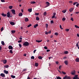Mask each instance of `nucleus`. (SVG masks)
Instances as JSON below:
<instances>
[{
	"label": "nucleus",
	"instance_id": "nucleus-1",
	"mask_svg": "<svg viewBox=\"0 0 79 79\" xmlns=\"http://www.w3.org/2000/svg\"><path fill=\"white\" fill-rule=\"evenodd\" d=\"M29 45V42L27 41H26L23 44V45H24V46H28Z\"/></svg>",
	"mask_w": 79,
	"mask_h": 79
},
{
	"label": "nucleus",
	"instance_id": "nucleus-2",
	"mask_svg": "<svg viewBox=\"0 0 79 79\" xmlns=\"http://www.w3.org/2000/svg\"><path fill=\"white\" fill-rule=\"evenodd\" d=\"M75 73H76V71L74 70L71 73V74L72 75H75Z\"/></svg>",
	"mask_w": 79,
	"mask_h": 79
},
{
	"label": "nucleus",
	"instance_id": "nucleus-3",
	"mask_svg": "<svg viewBox=\"0 0 79 79\" xmlns=\"http://www.w3.org/2000/svg\"><path fill=\"white\" fill-rule=\"evenodd\" d=\"M11 11L12 12V13L13 14H14V15H15L16 14V13H15V10L14 9H12L11 10Z\"/></svg>",
	"mask_w": 79,
	"mask_h": 79
},
{
	"label": "nucleus",
	"instance_id": "nucleus-4",
	"mask_svg": "<svg viewBox=\"0 0 79 79\" xmlns=\"http://www.w3.org/2000/svg\"><path fill=\"white\" fill-rule=\"evenodd\" d=\"M7 17H8V18H10V12H7Z\"/></svg>",
	"mask_w": 79,
	"mask_h": 79
},
{
	"label": "nucleus",
	"instance_id": "nucleus-5",
	"mask_svg": "<svg viewBox=\"0 0 79 79\" xmlns=\"http://www.w3.org/2000/svg\"><path fill=\"white\" fill-rule=\"evenodd\" d=\"M8 48H9V50H13V47H12V46H11V45H9L8 47Z\"/></svg>",
	"mask_w": 79,
	"mask_h": 79
},
{
	"label": "nucleus",
	"instance_id": "nucleus-6",
	"mask_svg": "<svg viewBox=\"0 0 79 79\" xmlns=\"http://www.w3.org/2000/svg\"><path fill=\"white\" fill-rule=\"evenodd\" d=\"M78 75H75V77H73V79H78Z\"/></svg>",
	"mask_w": 79,
	"mask_h": 79
},
{
	"label": "nucleus",
	"instance_id": "nucleus-7",
	"mask_svg": "<svg viewBox=\"0 0 79 79\" xmlns=\"http://www.w3.org/2000/svg\"><path fill=\"white\" fill-rule=\"evenodd\" d=\"M46 3L47 5L46 6V7H48V6L50 5V3L48 2H46Z\"/></svg>",
	"mask_w": 79,
	"mask_h": 79
},
{
	"label": "nucleus",
	"instance_id": "nucleus-8",
	"mask_svg": "<svg viewBox=\"0 0 79 79\" xmlns=\"http://www.w3.org/2000/svg\"><path fill=\"white\" fill-rule=\"evenodd\" d=\"M64 63L66 65L68 64V61L67 60H65L64 61Z\"/></svg>",
	"mask_w": 79,
	"mask_h": 79
},
{
	"label": "nucleus",
	"instance_id": "nucleus-9",
	"mask_svg": "<svg viewBox=\"0 0 79 79\" xmlns=\"http://www.w3.org/2000/svg\"><path fill=\"white\" fill-rule=\"evenodd\" d=\"M56 15V13H54V14H53V15L52 16V19H53V18H55V15Z\"/></svg>",
	"mask_w": 79,
	"mask_h": 79
},
{
	"label": "nucleus",
	"instance_id": "nucleus-10",
	"mask_svg": "<svg viewBox=\"0 0 79 79\" xmlns=\"http://www.w3.org/2000/svg\"><path fill=\"white\" fill-rule=\"evenodd\" d=\"M1 76H2V77H5V74H3V73H2L0 74Z\"/></svg>",
	"mask_w": 79,
	"mask_h": 79
},
{
	"label": "nucleus",
	"instance_id": "nucleus-11",
	"mask_svg": "<svg viewBox=\"0 0 79 79\" xmlns=\"http://www.w3.org/2000/svg\"><path fill=\"white\" fill-rule=\"evenodd\" d=\"M25 22H28V21H29V19L27 18H26L25 19Z\"/></svg>",
	"mask_w": 79,
	"mask_h": 79
},
{
	"label": "nucleus",
	"instance_id": "nucleus-12",
	"mask_svg": "<svg viewBox=\"0 0 79 79\" xmlns=\"http://www.w3.org/2000/svg\"><path fill=\"white\" fill-rule=\"evenodd\" d=\"M1 15H2V16H4V17L6 16V14H5L3 13H2V14H1Z\"/></svg>",
	"mask_w": 79,
	"mask_h": 79
},
{
	"label": "nucleus",
	"instance_id": "nucleus-13",
	"mask_svg": "<svg viewBox=\"0 0 79 79\" xmlns=\"http://www.w3.org/2000/svg\"><path fill=\"white\" fill-rule=\"evenodd\" d=\"M10 24H11L12 26H13V25H15V23H14L13 22H11L10 23Z\"/></svg>",
	"mask_w": 79,
	"mask_h": 79
},
{
	"label": "nucleus",
	"instance_id": "nucleus-14",
	"mask_svg": "<svg viewBox=\"0 0 79 79\" xmlns=\"http://www.w3.org/2000/svg\"><path fill=\"white\" fill-rule=\"evenodd\" d=\"M3 62L4 64H6V62H7V61L6 60H3Z\"/></svg>",
	"mask_w": 79,
	"mask_h": 79
},
{
	"label": "nucleus",
	"instance_id": "nucleus-15",
	"mask_svg": "<svg viewBox=\"0 0 79 79\" xmlns=\"http://www.w3.org/2000/svg\"><path fill=\"white\" fill-rule=\"evenodd\" d=\"M4 73H5V74H7L8 73V71H6V70H4Z\"/></svg>",
	"mask_w": 79,
	"mask_h": 79
},
{
	"label": "nucleus",
	"instance_id": "nucleus-16",
	"mask_svg": "<svg viewBox=\"0 0 79 79\" xmlns=\"http://www.w3.org/2000/svg\"><path fill=\"white\" fill-rule=\"evenodd\" d=\"M28 11H29V12L31 13V12H32V9H29L28 10Z\"/></svg>",
	"mask_w": 79,
	"mask_h": 79
},
{
	"label": "nucleus",
	"instance_id": "nucleus-17",
	"mask_svg": "<svg viewBox=\"0 0 79 79\" xmlns=\"http://www.w3.org/2000/svg\"><path fill=\"white\" fill-rule=\"evenodd\" d=\"M19 16H23V13H20L19 14Z\"/></svg>",
	"mask_w": 79,
	"mask_h": 79
},
{
	"label": "nucleus",
	"instance_id": "nucleus-18",
	"mask_svg": "<svg viewBox=\"0 0 79 79\" xmlns=\"http://www.w3.org/2000/svg\"><path fill=\"white\" fill-rule=\"evenodd\" d=\"M36 19L37 21H39L40 19H39V17H38V16H37L36 18Z\"/></svg>",
	"mask_w": 79,
	"mask_h": 79
},
{
	"label": "nucleus",
	"instance_id": "nucleus-19",
	"mask_svg": "<svg viewBox=\"0 0 79 79\" xmlns=\"http://www.w3.org/2000/svg\"><path fill=\"white\" fill-rule=\"evenodd\" d=\"M4 68H8L9 67V66L8 65H6L4 66Z\"/></svg>",
	"mask_w": 79,
	"mask_h": 79
},
{
	"label": "nucleus",
	"instance_id": "nucleus-20",
	"mask_svg": "<svg viewBox=\"0 0 79 79\" xmlns=\"http://www.w3.org/2000/svg\"><path fill=\"white\" fill-rule=\"evenodd\" d=\"M35 66L36 67H37L38 66H39V64L37 63H35Z\"/></svg>",
	"mask_w": 79,
	"mask_h": 79
},
{
	"label": "nucleus",
	"instance_id": "nucleus-21",
	"mask_svg": "<svg viewBox=\"0 0 79 79\" xmlns=\"http://www.w3.org/2000/svg\"><path fill=\"white\" fill-rule=\"evenodd\" d=\"M11 32L12 34H14V33L16 32V31L15 30H12Z\"/></svg>",
	"mask_w": 79,
	"mask_h": 79
},
{
	"label": "nucleus",
	"instance_id": "nucleus-22",
	"mask_svg": "<svg viewBox=\"0 0 79 79\" xmlns=\"http://www.w3.org/2000/svg\"><path fill=\"white\" fill-rule=\"evenodd\" d=\"M37 26H38V24H37L34 26V28H36V27H37Z\"/></svg>",
	"mask_w": 79,
	"mask_h": 79
},
{
	"label": "nucleus",
	"instance_id": "nucleus-23",
	"mask_svg": "<svg viewBox=\"0 0 79 79\" xmlns=\"http://www.w3.org/2000/svg\"><path fill=\"white\" fill-rule=\"evenodd\" d=\"M42 40H36V42H38V43H40V42H42Z\"/></svg>",
	"mask_w": 79,
	"mask_h": 79
},
{
	"label": "nucleus",
	"instance_id": "nucleus-24",
	"mask_svg": "<svg viewBox=\"0 0 79 79\" xmlns=\"http://www.w3.org/2000/svg\"><path fill=\"white\" fill-rule=\"evenodd\" d=\"M1 44L2 45H5V43H4V41H2Z\"/></svg>",
	"mask_w": 79,
	"mask_h": 79
},
{
	"label": "nucleus",
	"instance_id": "nucleus-25",
	"mask_svg": "<svg viewBox=\"0 0 79 79\" xmlns=\"http://www.w3.org/2000/svg\"><path fill=\"white\" fill-rule=\"evenodd\" d=\"M30 3L31 4H35V2H34V1H33V2H30Z\"/></svg>",
	"mask_w": 79,
	"mask_h": 79
},
{
	"label": "nucleus",
	"instance_id": "nucleus-26",
	"mask_svg": "<svg viewBox=\"0 0 79 79\" xmlns=\"http://www.w3.org/2000/svg\"><path fill=\"white\" fill-rule=\"evenodd\" d=\"M73 8H71L69 10V11L70 12H72V11H73Z\"/></svg>",
	"mask_w": 79,
	"mask_h": 79
},
{
	"label": "nucleus",
	"instance_id": "nucleus-27",
	"mask_svg": "<svg viewBox=\"0 0 79 79\" xmlns=\"http://www.w3.org/2000/svg\"><path fill=\"white\" fill-rule=\"evenodd\" d=\"M9 9H10V10H11V9H12V8H13V6H9Z\"/></svg>",
	"mask_w": 79,
	"mask_h": 79
},
{
	"label": "nucleus",
	"instance_id": "nucleus-28",
	"mask_svg": "<svg viewBox=\"0 0 79 79\" xmlns=\"http://www.w3.org/2000/svg\"><path fill=\"white\" fill-rule=\"evenodd\" d=\"M62 12L63 13H66V10H62Z\"/></svg>",
	"mask_w": 79,
	"mask_h": 79
},
{
	"label": "nucleus",
	"instance_id": "nucleus-29",
	"mask_svg": "<svg viewBox=\"0 0 79 79\" xmlns=\"http://www.w3.org/2000/svg\"><path fill=\"white\" fill-rule=\"evenodd\" d=\"M38 58H39V59H40V60H42V57L41 56H39L38 57Z\"/></svg>",
	"mask_w": 79,
	"mask_h": 79
},
{
	"label": "nucleus",
	"instance_id": "nucleus-30",
	"mask_svg": "<svg viewBox=\"0 0 79 79\" xmlns=\"http://www.w3.org/2000/svg\"><path fill=\"white\" fill-rule=\"evenodd\" d=\"M76 62H79V58L76 59Z\"/></svg>",
	"mask_w": 79,
	"mask_h": 79
},
{
	"label": "nucleus",
	"instance_id": "nucleus-31",
	"mask_svg": "<svg viewBox=\"0 0 79 79\" xmlns=\"http://www.w3.org/2000/svg\"><path fill=\"white\" fill-rule=\"evenodd\" d=\"M11 77H12V78H15L16 77H15V76L13 75H11Z\"/></svg>",
	"mask_w": 79,
	"mask_h": 79
},
{
	"label": "nucleus",
	"instance_id": "nucleus-32",
	"mask_svg": "<svg viewBox=\"0 0 79 79\" xmlns=\"http://www.w3.org/2000/svg\"><path fill=\"white\" fill-rule=\"evenodd\" d=\"M27 71V69H23V72H26Z\"/></svg>",
	"mask_w": 79,
	"mask_h": 79
},
{
	"label": "nucleus",
	"instance_id": "nucleus-33",
	"mask_svg": "<svg viewBox=\"0 0 79 79\" xmlns=\"http://www.w3.org/2000/svg\"><path fill=\"white\" fill-rule=\"evenodd\" d=\"M74 26L75 27H76V28H79V26H77V25H75Z\"/></svg>",
	"mask_w": 79,
	"mask_h": 79
},
{
	"label": "nucleus",
	"instance_id": "nucleus-34",
	"mask_svg": "<svg viewBox=\"0 0 79 79\" xmlns=\"http://www.w3.org/2000/svg\"><path fill=\"white\" fill-rule=\"evenodd\" d=\"M9 52L10 53H13V51L11 50H10L9 51Z\"/></svg>",
	"mask_w": 79,
	"mask_h": 79
},
{
	"label": "nucleus",
	"instance_id": "nucleus-35",
	"mask_svg": "<svg viewBox=\"0 0 79 79\" xmlns=\"http://www.w3.org/2000/svg\"><path fill=\"white\" fill-rule=\"evenodd\" d=\"M46 15H47V12H44V16H46Z\"/></svg>",
	"mask_w": 79,
	"mask_h": 79
},
{
	"label": "nucleus",
	"instance_id": "nucleus-36",
	"mask_svg": "<svg viewBox=\"0 0 79 79\" xmlns=\"http://www.w3.org/2000/svg\"><path fill=\"white\" fill-rule=\"evenodd\" d=\"M64 54H68V52L66 51L64 52Z\"/></svg>",
	"mask_w": 79,
	"mask_h": 79
},
{
	"label": "nucleus",
	"instance_id": "nucleus-37",
	"mask_svg": "<svg viewBox=\"0 0 79 79\" xmlns=\"http://www.w3.org/2000/svg\"><path fill=\"white\" fill-rule=\"evenodd\" d=\"M79 41L77 43L76 45V46H77V47H79V45H78V44H79Z\"/></svg>",
	"mask_w": 79,
	"mask_h": 79
},
{
	"label": "nucleus",
	"instance_id": "nucleus-38",
	"mask_svg": "<svg viewBox=\"0 0 79 79\" xmlns=\"http://www.w3.org/2000/svg\"><path fill=\"white\" fill-rule=\"evenodd\" d=\"M56 79H61V78L60 77H57Z\"/></svg>",
	"mask_w": 79,
	"mask_h": 79
},
{
	"label": "nucleus",
	"instance_id": "nucleus-39",
	"mask_svg": "<svg viewBox=\"0 0 79 79\" xmlns=\"http://www.w3.org/2000/svg\"><path fill=\"white\" fill-rule=\"evenodd\" d=\"M39 15V13H35V15H36V16H38Z\"/></svg>",
	"mask_w": 79,
	"mask_h": 79
},
{
	"label": "nucleus",
	"instance_id": "nucleus-40",
	"mask_svg": "<svg viewBox=\"0 0 79 79\" xmlns=\"http://www.w3.org/2000/svg\"><path fill=\"white\" fill-rule=\"evenodd\" d=\"M62 73L63 74H66V72H64L63 71H62Z\"/></svg>",
	"mask_w": 79,
	"mask_h": 79
},
{
	"label": "nucleus",
	"instance_id": "nucleus-41",
	"mask_svg": "<svg viewBox=\"0 0 79 79\" xmlns=\"http://www.w3.org/2000/svg\"><path fill=\"white\" fill-rule=\"evenodd\" d=\"M22 42V40H20L18 41V43H21V42Z\"/></svg>",
	"mask_w": 79,
	"mask_h": 79
},
{
	"label": "nucleus",
	"instance_id": "nucleus-42",
	"mask_svg": "<svg viewBox=\"0 0 79 79\" xmlns=\"http://www.w3.org/2000/svg\"><path fill=\"white\" fill-rule=\"evenodd\" d=\"M32 26V24H30L29 25H28L27 27H30V26Z\"/></svg>",
	"mask_w": 79,
	"mask_h": 79
},
{
	"label": "nucleus",
	"instance_id": "nucleus-43",
	"mask_svg": "<svg viewBox=\"0 0 79 79\" xmlns=\"http://www.w3.org/2000/svg\"><path fill=\"white\" fill-rule=\"evenodd\" d=\"M62 20V21H64V20H66V19H65V18H63Z\"/></svg>",
	"mask_w": 79,
	"mask_h": 79
},
{
	"label": "nucleus",
	"instance_id": "nucleus-44",
	"mask_svg": "<svg viewBox=\"0 0 79 79\" xmlns=\"http://www.w3.org/2000/svg\"><path fill=\"white\" fill-rule=\"evenodd\" d=\"M19 45L20 48L22 47V45H21V44H20V43L19 44Z\"/></svg>",
	"mask_w": 79,
	"mask_h": 79
},
{
	"label": "nucleus",
	"instance_id": "nucleus-45",
	"mask_svg": "<svg viewBox=\"0 0 79 79\" xmlns=\"http://www.w3.org/2000/svg\"><path fill=\"white\" fill-rule=\"evenodd\" d=\"M50 22H51V24H53V23H54V22L53 20L51 21Z\"/></svg>",
	"mask_w": 79,
	"mask_h": 79
},
{
	"label": "nucleus",
	"instance_id": "nucleus-46",
	"mask_svg": "<svg viewBox=\"0 0 79 79\" xmlns=\"http://www.w3.org/2000/svg\"><path fill=\"white\" fill-rule=\"evenodd\" d=\"M71 21H73L74 19H73V17H72L70 19Z\"/></svg>",
	"mask_w": 79,
	"mask_h": 79
},
{
	"label": "nucleus",
	"instance_id": "nucleus-47",
	"mask_svg": "<svg viewBox=\"0 0 79 79\" xmlns=\"http://www.w3.org/2000/svg\"><path fill=\"white\" fill-rule=\"evenodd\" d=\"M66 79H71V77H67V78Z\"/></svg>",
	"mask_w": 79,
	"mask_h": 79
},
{
	"label": "nucleus",
	"instance_id": "nucleus-48",
	"mask_svg": "<svg viewBox=\"0 0 79 79\" xmlns=\"http://www.w3.org/2000/svg\"><path fill=\"white\" fill-rule=\"evenodd\" d=\"M55 35H58V33H55L54 34Z\"/></svg>",
	"mask_w": 79,
	"mask_h": 79
},
{
	"label": "nucleus",
	"instance_id": "nucleus-49",
	"mask_svg": "<svg viewBox=\"0 0 79 79\" xmlns=\"http://www.w3.org/2000/svg\"><path fill=\"white\" fill-rule=\"evenodd\" d=\"M36 51H37V50H36V49L34 50V51H33V53H35V52H36Z\"/></svg>",
	"mask_w": 79,
	"mask_h": 79
},
{
	"label": "nucleus",
	"instance_id": "nucleus-50",
	"mask_svg": "<svg viewBox=\"0 0 79 79\" xmlns=\"http://www.w3.org/2000/svg\"><path fill=\"white\" fill-rule=\"evenodd\" d=\"M77 2H74L73 3V5H76V4H77Z\"/></svg>",
	"mask_w": 79,
	"mask_h": 79
},
{
	"label": "nucleus",
	"instance_id": "nucleus-51",
	"mask_svg": "<svg viewBox=\"0 0 79 79\" xmlns=\"http://www.w3.org/2000/svg\"><path fill=\"white\" fill-rule=\"evenodd\" d=\"M31 59H34V56H32L31 57Z\"/></svg>",
	"mask_w": 79,
	"mask_h": 79
},
{
	"label": "nucleus",
	"instance_id": "nucleus-52",
	"mask_svg": "<svg viewBox=\"0 0 79 79\" xmlns=\"http://www.w3.org/2000/svg\"><path fill=\"white\" fill-rule=\"evenodd\" d=\"M44 49H45V50H47V47L45 46L44 47Z\"/></svg>",
	"mask_w": 79,
	"mask_h": 79
},
{
	"label": "nucleus",
	"instance_id": "nucleus-53",
	"mask_svg": "<svg viewBox=\"0 0 79 79\" xmlns=\"http://www.w3.org/2000/svg\"><path fill=\"white\" fill-rule=\"evenodd\" d=\"M3 31V27H2L1 28V31Z\"/></svg>",
	"mask_w": 79,
	"mask_h": 79
},
{
	"label": "nucleus",
	"instance_id": "nucleus-54",
	"mask_svg": "<svg viewBox=\"0 0 79 79\" xmlns=\"http://www.w3.org/2000/svg\"><path fill=\"white\" fill-rule=\"evenodd\" d=\"M1 0L2 2H5V0Z\"/></svg>",
	"mask_w": 79,
	"mask_h": 79
},
{
	"label": "nucleus",
	"instance_id": "nucleus-55",
	"mask_svg": "<svg viewBox=\"0 0 79 79\" xmlns=\"http://www.w3.org/2000/svg\"><path fill=\"white\" fill-rule=\"evenodd\" d=\"M60 28L61 29H63V28H62V27L61 26V25H60Z\"/></svg>",
	"mask_w": 79,
	"mask_h": 79
},
{
	"label": "nucleus",
	"instance_id": "nucleus-56",
	"mask_svg": "<svg viewBox=\"0 0 79 79\" xmlns=\"http://www.w3.org/2000/svg\"><path fill=\"white\" fill-rule=\"evenodd\" d=\"M69 3H73V2L72 1H69Z\"/></svg>",
	"mask_w": 79,
	"mask_h": 79
},
{
	"label": "nucleus",
	"instance_id": "nucleus-57",
	"mask_svg": "<svg viewBox=\"0 0 79 79\" xmlns=\"http://www.w3.org/2000/svg\"><path fill=\"white\" fill-rule=\"evenodd\" d=\"M67 78V76H65V77H64L63 79H65Z\"/></svg>",
	"mask_w": 79,
	"mask_h": 79
},
{
	"label": "nucleus",
	"instance_id": "nucleus-58",
	"mask_svg": "<svg viewBox=\"0 0 79 79\" xmlns=\"http://www.w3.org/2000/svg\"><path fill=\"white\" fill-rule=\"evenodd\" d=\"M61 65H60L59 67V69H61Z\"/></svg>",
	"mask_w": 79,
	"mask_h": 79
},
{
	"label": "nucleus",
	"instance_id": "nucleus-59",
	"mask_svg": "<svg viewBox=\"0 0 79 79\" xmlns=\"http://www.w3.org/2000/svg\"><path fill=\"white\" fill-rule=\"evenodd\" d=\"M48 32H45V34H46V35H47V34H48Z\"/></svg>",
	"mask_w": 79,
	"mask_h": 79
},
{
	"label": "nucleus",
	"instance_id": "nucleus-60",
	"mask_svg": "<svg viewBox=\"0 0 79 79\" xmlns=\"http://www.w3.org/2000/svg\"><path fill=\"white\" fill-rule=\"evenodd\" d=\"M56 64H58L59 63V62H58V61H56Z\"/></svg>",
	"mask_w": 79,
	"mask_h": 79
},
{
	"label": "nucleus",
	"instance_id": "nucleus-61",
	"mask_svg": "<svg viewBox=\"0 0 79 79\" xmlns=\"http://www.w3.org/2000/svg\"><path fill=\"white\" fill-rule=\"evenodd\" d=\"M50 50H48V49L46 50V51L47 52H50Z\"/></svg>",
	"mask_w": 79,
	"mask_h": 79
},
{
	"label": "nucleus",
	"instance_id": "nucleus-62",
	"mask_svg": "<svg viewBox=\"0 0 79 79\" xmlns=\"http://www.w3.org/2000/svg\"><path fill=\"white\" fill-rule=\"evenodd\" d=\"M48 33V34H51V31H49Z\"/></svg>",
	"mask_w": 79,
	"mask_h": 79
},
{
	"label": "nucleus",
	"instance_id": "nucleus-63",
	"mask_svg": "<svg viewBox=\"0 0 79 79\" xmlns=\"http://www.w3.org/2000/svg\"><path fill=\"white\" fill-rule=\"evenodd\" d=\"M77 37H79V34L77 33Z\"/></svg>",
	"mask_w": 79,
	"mask_h": 79
},
{
	"label": "nucleus",
	"instance_id": "nucleus-64",
	"mask_svg": "<svg viewBox=\"0 0 79 79\" xmlns=\"http://www.w3.org/2000/svg\"><path fill=\"white\" fill-rule=\"evenodd\" d=\"M27 79H31L30 78V77H29V76L27 77Z\"/></svg>",
	"mask_w": 79,
	"mask_h": 79
}]
</instances>
